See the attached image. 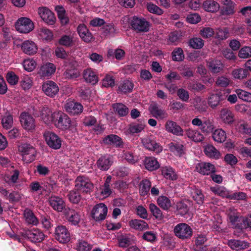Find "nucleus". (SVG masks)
<instances>
[{
	"label": "nucleus",
	"mask_w": 251,
	"mask_h": 251,
	"mask_svg": "<svg viewBox=\"0 0 251 251\" xmlns=\"http://www.w3.org/2000/svg\"><path fill=\"white\" fill-rule=\"evenodd\" d=\"M56 120L54 123L56 127L63 130L70 129L75 130L76 124L75 122L72 121L69 116L61 111L56 114Z\"/></svg>",
	"instance_id": "f257e3e1"
},
{
	"label": "nucleus",
	"mask_w": 251,
	"mask_h": 251,
	"mask_svg": "<svg viewBox=\"0 0 251 251\" xmlns=\"http://www.w3.org/2000/svg\"><path fill=\"white\" fill-rule=\"evenodd\" d=\"M175 235L182 240L190 239L193 235V229L187 224L182 223L177 224L174 228Z\"/></svg>",
	"instance_id": "f03ea898"
},
{
	"label": "nucleus",
	"mask_w": 251,
	"mask_h": 251,
	"mask_svg": "<svg viewBox=\"0 0 251 251\" xmlns=\"http://www.w3.org/2000/svg\"><path fill=\"white\" fill-rule=\"evenodd\" d=\"M21 152L23 161L26 163L33 161L36 157V151L32 146L28 144H24L19 148Z\"/></svg>",
	"instance_id": "7ed1b4c3"
},
{
	"label": "nucleus",
	"mask_w": 251,
	"mask_h": 251,
	"mask_svg": "<svg viewBox=\"0 0 251 251\" xmlns=\"http://www.w3.org/2000/svg\"><path fill=\"white\" fill-rule=\"evenodd\" d=\"M17 31L22 33H27L31 31L34 27L33 23L28 18L21 17L15 24Z\"/></svg>",
	"instance_id": "20e7f679"
},
{
	"label": "nucleus",
	"mask_w": 251,
	"mask_h": 251,
	"mask_svg": "<svg viewBox=\"0 0 251 251\" xmlns=\"http://www.w3.org/2000/svg\"><path fill=\"white\" fill-rule=\"evenodd\" d=\"M75 187L77 190L87 193L92 191L94 186L88 177L79 176L75 179Z\"/></svg>",
	"instance_id": "39448f33"
},
{
	"label": "nucleus",
	"mask_w": 251,
	"mask_h": 251,
	"mask_svg": "<svg viewBox=\"0 0 251 251\" xmlns=\"http://www.w3.org/2000/svg\"><path fill=\"white\" fill-rule=\"evenodd\" d=\"M44 137L47 144L51 149L57 150L61 146L62 141L56 134L50 131H46Z\"/></svg>",
	"instance_id": "423d86ee"
},
{
	"label": "nucleus",
	"mask_w": 251,
	"mask_h": 251,
	"mask_svg": "<svg viewBox=\"0 0 251 251\" xmlns=\"http://www.w3.org/2000/svg\"><path fill=\"white\" fill-rule=\"evenodd\" d=\"M133 29L138 32H147L149 30L150 23L145 19L134 16L130 20Z\"/></svg>",
	"instance_id": "0eeeda50"
},
{
	"label": "nucleus",
	"mask_w": 251,
	"mask_h": 251,
	"mask_svg": "<svg viewBox=\"0 0 251 251\" xmlns=\"http://www.w3.org/2000/svg\"><path fill=\"white\" fill-rule=\"evenodd\" d=\"M107 213L106 206L103 203H100L94 206L91 212V215L96 221H100L105 219Z\"/></svg>",
	"instance_id": "6e6552de"
},
{
	"label": "nucleus",
	"mask_w": 251,
	"mask_h": 251,
	"mask_svg": "<svg viewBox=\"0 0 251 251\" xmlns=\"http://www.w3.org/2000/svg\"><path fill=\"white\" fill-rule=\"evenodd\" d=\"M143 146L147 150L159 153L162 151V147L154 139L152 136L145 137L141 140Z\"/></svg>",
	"instance_id": "1a4fd4ad"
},
{
	"label": "nucleus",
	"mask_w": 251,
	"mask_h": 251,
	"mask_svg": "<svg viewBox=\"0 0 251 251\" xmlns=\"http://www.w3.org/2000/svg\"><path fill=\"white\" fill-rule=\"evenodd\" d=\"M63 108L66 112L73 115L81 113L83 110V106L80 103L71 100L66 101Z\"/></svg>",
	"instance_id": "9d476101"
},
{
	"label": "nucleus",
	"mask_w": 251,
	"mask_h": 251,
	"mask_svg": "<svg viewBox=\"0 0 251 251\" xmlns=\"http://www.w3.org/2000/svg\"><path fill=\"white\" fill-rule=\"evenodd\" d=\"M59 87L57 84L51 80H47L42 84V90L50 98L55 97L59 92Z\"/></svg>",
	"instance_id": "9b49d317"
},
{
	"label": "nucleus",
	"mask_w": 251,
	"mask_h": 251,
	"mask_svg": "<svg viewBox=\"0 0 251 251\" xmlns=\"http://www.w3.org/2000/svg\"><path fill=\"white\" fill-rule=\"evenodd\" d=\"M111 178V176H107L103 185L97 189V194L100 199L107 198L111 194L112 190L110 186Z\"/></svg>",
	"instance_id": "f8f14e48"
},
{
	"label": "nucleus",
	"mask_w": 251,
	"mask_h": 251,
	"mask_svg": "<svg viewBox=\"0 0 251 251\" xmlns=\"http://www.w3.org/2000/svg\"><path fill=\"white\" fill-rule=\"evenodd\" d=\"M59 111L52 112L50 109L48 107H44L40 113V116L43 122L46 124L54 123L56 118V114H58Z\"/></svg>",
	"instance_id": "ddd939ff"
},
{
	"label": "nucleus",
	"mask_w": 251,
	"mask_h": 251,
	"mask_svg": "<svg viewBox=\"0 0 251 251\" xmlns=\"http://www.w3.org/2000/svg\"><path fill=\"white\" fill-rule=\"evenodd\" d=\"M55 238L60 243H66L70 241V234L65 226H59L55 228Z\"/></svg>",
	"instance_id": "4468645a"
},
{
	"label": "nucleus",
	"mask_w": 251,
	"mask_h": 251,
	"mask_svg": "<svg viewBox=\"0 0 251 251\" xmlns=\"http://www.w3.org/2000/svg\"><path fill=\"white\" fill-rule=\"evenodd\" d=\"M222 91H216L215 93H210L207 98V103L212 108H216L220 103L226 99Z\"/></svg>",
	"instance_id": "2eb2a0df"
},
{
	"label": "nucleus",
	"mask_w": 251,
	"mask_h": 251,
	"mask_svg": "<svg viewBox=\"0 0 251 251\" xmlns=\"http://www.w3.org/2000/svg\"><path fill=\"white\" fill-rule=\"evenodd\" d=\"M70 69H67L64 73V76L67 79H75L77 78L80 76V73L77 69L78 67V63L77 61L74 60H72L69 62Z\"/></svg>",
	"instance_id": "dca6fc26"
},
{
	"label": "nucleus",
	"mask_w": 251,
	"mask_h": 251,
	"mask_svg": "<svg viewBox=\"0 0 251 251\" xmlns=\"http://www.w3.org/2000/svg\"><path fill=\"white\" fill-rule=\"evenodd\" d=\"M38 14L42 19L47 24L52 25L55 23V17L53 13L46 7H40Z\"/></svg>",
	"instance_id": "f3484780"
},
{
	"label": "nucleus",
	"mask_w": 251,
	"mask_h": 251,
	"mask_svg": "<svg viewBox=\"0 0 251 251\" xmlns=\"http://www.w3.org/2000/svg\"><path fill=\"white\" fill-rule=\"evenodd\" d=\"M25 236L32 242H42L45 238V235L43 232L37 228H33L26 231Z\"/></svg>",
	"instance_id": "a211bd4d"
},
{
	"label": "nucleus",
	"mask_w": 251,
	"mask_h": 251,
	"mask_svg": "<svg viewBox=\"0 0 251 251\" xmlns=\"http://www.w3.org/2000/svg\"><path fill=\"white\" fill-rule=\"evenodd\" d=\"M20 122L23 127L27 130H32L35 127L34 119L27 113L21 114Z\"/></svg>",
	"instance_id": "6ab92c4d"
},
{
	"label": "nucleus",
	"mask_w": 251,
	"mask_h": 251,
	"mask_svg": "<svg viewBox=\"0 0 251 251\" xmlns=\"http://www.w3.org/2000/svg\"><path fill=\"white\" fill-rule=\"evenodd\" d=\"M149 110L151 115L157 119L163 120L168 117L166 111L161 108L156 103L151 104L149 107Z\"/></svg>",
	"instance_id": "aec40b11"
},
{
	"label": "nucleus",
	"mask_w": 251,
	"mask_h": 251,
	"mask_svg": "<svg viewBox=\"0 0 251 251\" xmlns=\"http://www.w3.org/2000/svg\"><path fill=\"white\" fill-rule=\"evenodd\" d=\"M196 170L201 175H209L215 172V168L210 163L201 162L196 165Z\"/></svg>",
	"instance_id": "412c9836"
},
{
	"label": "nucleus",
	"mask_w": 251,
	"mask_h": 251,
	"mask_svg": "<svg viewBox=\"0 0 251 251\" xmlns=\"http://www.w3.org/2000/svg\"><path fill=\"white\" fill-rule=\"evenodd\" d=\"M165 128L167 131L176 136H182L183 130L175 122L172 120L167 121L165 124Z\"/></svg>",
	"instance_id": "4be33fe9"
},
{
	"label": "nucleus",
	"mask_w": 251,
	"mask_h": 251,
	"mask_svg": "<svg viewBox=\"0 0 251 251\" xmlns=\"http://www.w3.org/2000/svg\"><path fill=\"white\" fill-rule=\"evenodd\" d=\"M21 48L25 54L29 55L35 54L38 50L36 44L30 40H26L23 42L21 44Z\"/></svg>",
	"instance_id": "5701e85b"
},
{
	"label": "nucleus",
	"mask_w": 251,
	"mask_h": 251,
	"mask_svg": "<svg viewBox=\"0 0 251 251\" xmlns=\"http://www.w3.org/2000/svg\"><path fill=\"white\" fill-rule=\"evenodd\" d=\"M145 122L132 123L129 125L125 133L126 135H135L141 133L145 128Z\"/></svg>",
	"instance_id": "b1692460"
},
{
	"label": "nucleus",
	"mask_w": 251,
	"mask_h": 251,
	"mask_svg": "<svg viewBox=\"0 0 251 251\" xmlns=\"http://www.w3.org/2000/svg\"><path fill=\"white\" fill-rule=\"evenodd\" d=\"M64 213L67 217L69 222L74 225L78 224L80 221V215L79 213L74 209L66 207L64 209Z\"/></svg>",
	"instance_id": "393cba45"
},
{
	"label": "nucleus",
	"mask_w": 251,
	"mask_h": 251,
	"mask_svg": "<svg viewBox=\"0 0 251 251\" xmlns=\"http://www.w3.org/2000/svg\"><path fill=\"white\" fill-rule=\"evenodd\" d=\"M219 118L224 123L231 124L234 121V115L228 108H223L219 112Z\"/></svg>",
	"instance_id": "a878e982"
},
{
	"label": "nucleus",
	"mask_w": 251,
	"mask_h": 251,
	"mask_svg": "<svg viewBox=\"0 0 251 251\" xmlns=\"http://www.w3.org/2000/svg\"><path fill=\"white\" fill-rule=\"evenodd\" d=\"M83 77L86 82L93 85L99 81L97 73L91 68H87L83 71Z\"/></svg>",
	"instance_id": "bb28decb"
},
{
	"label": "nucleus",
	"mask_w": 251,
	"mask_h": 251,
	"mask_svg": "<svg viewBox=\"0 0 251 251\" xmlns=\"http://www.w3.org/2000/svg\"><path fill=\"white\" fill-rule=\"evenodd\" d=\"M227 244L232 250L236 251L246 250L250 247L247 242L234 239L229 240Z\"/></svg>",
	"instance_id": "cd10ccee"
},
{
	"label": "nucleus",
	"mask_w": 251,
	"mask_h": 251,
	"mask_svg": "<svg viewBox=\"0 0 251 251\" xmlns=\"http://www.w3.org/2000/svg\"><path fill=\"white\" fill-rule=\"evenodd\" d=\"M77 31L80 37L84 42H89L92 39V34L84 24H80L77 28Z\"/></svg>",
	"instance_id": "c85d7f7f"
},
{
	"label": "nucleus",
	"mask_w": 251,
	"mask_h": 251,
	"mask_svg": "<svg viewBox=\"0 0 251 251\" xmlns=\"http://www.w3.org/2000/svg\"><path fill=\"white\" fill-rule=\"evenodd\" d=\"M56 67L52 63H47L42 66L38 72L41 77H48L52 75L55 71Z\"/></svg>",
	"instance_id": "c756f323"
},
{
	"label": "nucleus",
	"mask_w": 251,
	"mask_h": 251,
	"mask_svg": "<svg viewBox=\"0 0 251 251\" xmlns=\"http://www.w3.org/2000/svg\"><path fill=\"white\" fill-rule=\"evenodd\" d=\"M129 226L136 230L143 231L149 228L148 224L144 221L139 219H133L129 221Z\"/></svg>",
	"instance_id": "7c9ffc66"
},
{
	"label": "nucleus",
	"mask_w": 251,
	"mask_h": 251,
	"mask_svg": "<svg viewBox=\"0 0 251 251\" xmlns=\"http://www.w3.org/2000/svg\"><path fill=\"white\" fill-rule=\"evenodd\" d=\"M49 201L50 205L55 210L60 212L65 208L64 201L59 197L51 196L50 198Z\"/></svg>",
	"instance_id": "2f4dec72"
},
{
	"label": "nucleus",
	"mask_w": 251,
	"mask_h": 251,
	"mask_svg": "<svg viewBox=\"0 0 251 251\" xmlns=\"http://www.w3.org/2000/svg\"><path fill=\"white\" fill-rule=\"evenodd\" d=\"M103 142L105 144L112 145L115 147H120L123 145L122 139L115 134L107 135L103 138Z\"/></svg>",
	"instance_id": "473e14b6"
},
{
	"label": "nucleus",
	"mask_w": 251,
	"mask_h": 251,
	"mask_svg": "<svg viewBox=\"0 0 251 251\" xmlns=\"http://www.w3.org/2000/svg\"><path fill=\"white\" fill-rule=\"evenodd\" d=\"M207 66L212 73H218L223 70L224 66L220 60H211L207 63Z\"/></svg>",
	"instance_id": "72a5a7b5"
},
{
	"label": "nucleus",
	"mask_w": 251,
	"mask_h": 251,
	"mask_svg": "<svg viewBox=\"0 0 251 251\" xmlns=\"http://www.w3.org/2000/svg\"><path fill=\"white\" fill-rule=\"evenodd\" d=\"M204 152L208 157L218 159L220 157V152L212 145H207L204 147Z\"/></svg>",
	"instance_id": "f704fd0d"
},
{
	"label": "nucleus",
	"mask_w": 251,
	"mask_h": 251,
	"mask_svg": "<svg viewBox=\"0 0 251 251\" xmlns=\"http://www.w3.org/2000/svg\"><path fill=\"white\" fill-rule=\"evenodd\" d=\"M186 135L192 140L196 142H200L203 141L204 137L198 130L189 128L186 130Z\"/></svg>",
	"instance_id": "c9c22d12"
},
{
	"label": "nucleus",
	"mask_w": 251,
	"mask_h": 251,
	"mask_svg": "<svg viewBox=\"0 0 251 251\" xmlns=\"http://www.w3.org/2000/svg\"><path fill=\"white\" fill-rule=\"evenodd\" d=\"M161 171L162 175L166 179L174 180L177 178V176L175 170L170 166L162 167Z\"/></svg>",
	"instance_id": "e433bc0d"
},
{
	"label": "nucleus",
	"mask_w": 251,
	"mask_h": 251,
	"mask_svg": "<svg viewBox=\"0 0 251 251\" xmlns=\"http://www.w3.org/2000/svg\"><path fill=\"white\" fill-rule=\"evenodd\" d=\"M190 193L196 202L199 204H202L204 201V196L201 190L195 187H192L190 189Z\"/></svg>",
	"instance_id": "4c0bfd02"
},
{
	"label": "nucleus",
	"mask_w": 251,
	"mask_h": 251,
	"mask_svg": "<svg viewBox=\"0 0 251 251\" xmlns=\"http://www.w3.org/2000/svg\"><path fill=\"white\" fill-rule=\"evenodd\" d=\"M93 248V245L83 239L77 240L74 249L77 251H90Z\"/></svg>",
	"instance_id": "58836bf2"
},
{
	"label": "nucleus",
	"mask_w": 251,
	"mask_h": 251,
	"mask_svg": "<svg viewBox=\"0 0 251 251\" xmlns=\"http://www.w3.org/2000/svg\"><path fill=\"white\" fill-rule=\"evenodd\" d=\"M134 87V84L132 81L125 80L121 82L118 87V92L121 93L126 94L132 92Z\"/></svg>",
	"instance_id": "ea45409f"
},
{
	"label": "nucleus",
	"mask_w": 251,
	"mask_h": 251,
	"mask_svg": "<svg viewBox=\"0 0 251 251\" xmlns=\"http://www.w3.org/2000/svg\"><path fill=\"white\" fill-rule=\"evenodd\" d=\"M110 157L108 156H103L99 158L97 161L98 167L102 171L107 170L112 165Z\"/></svg>",
	"instance_id": "a19ab883"
},
{
	"label": "nucleus",
	"mask_w": 251,
	"mask_h": 251,
	"mask_svg": "<svg viewBox=\"0 0 251 251\" xmlns=\"http://www.w3.org/2000/svg\"><path fill=\"white\" fill-rule=\"evenodd\" d=\"M212 137L214 141L222 143L226 141V134L222 128H218L212 132Z\"/></svg>",
	"instance_id": "79ce46f5"
},
{
	"label": "nucleus",
	"mask_w": 251,
	"mask_h": 251,
	"mask_svg": "<svg viewBox=\"0 0 251 251\" xmlns=\"http://www.w3.org/2000/svg\"><path fill=\"white\" fill-rule=\"evenodd\" d=\"M202 6L205 11L210 12H216L220 8L219 3L214 0H205Z\"/></svg>",
	"instance_id": "37998d69"
},
{
	"label": "nucleus",
	"mask_w": 251,
	"mask_h": 251,
	"mask_svg": "<svg viewBox=\"0 0 251 251\" xmlns=\"http://www.w3.org/2000/svg\"><path fill=\"white\" fill-rule=\"evenodd\" d=\"M224 7L222 9L223 15H229L234 13V3L231 0H222Z\"/></svg>",
	"instance_id": "c03bdc74"
},
{
	"label": "nucleus",
	"mask_w": 251,
	"mask_h": 251,
	"mask_svg": "<svg viewBox=\"0 0 251 251\" xmlns=\"http://www.w3.org/2000/svg\"><path fill=\"white\" fill-rule=\"evenodd\" d=\"M235 128L239 132L251 136V127L244 121L240 120L236 123Z\"/></svg>",
	"instance_id": "a18cd8bd"
},
{
	"label": "nucleus",
	"mask_w": 251,
	"mask_h": 251,
	"mask_svg": "<svg viewBox=\"0 0 251 251\" xmlns=\"http://www.w3.org/2000/svg\"><path fill=\"white\" fill-rule=\"evenodd\" d=\"M231 74L234 78L239 80H243L250 75L249 72L242 68L234 69Z\"/></svg>",
	"instance_id": "49530a36"
},
{
	"label": "nucleus",
	"mask_w": 251,
	"mask_h": 251,
	"mask_svg": "<svg viewBox=\"0 0 251 251\" xmlns=\"http://www.w3.org/2000/svg\"><path fill=\"white\" fill-rule=\"evenodd\" d=\"M144 165L146 169L151 171L158 169L159 166L157 160L152 157H146Z\"/></svg>",
	"instance_id": "de8ad7c7"
},
{
	"label": "nucleus",
	"mask_w": 251,
	"mask_h": 251,
	"mask_svg": "<svg viewBox=\"0 0 251 251\" xmlns=\"http://www.w3.org/2000/svg\"><path fill=\"white\" fill-rule=\"evenodd\" d=\"M168 146L170 151L179 156H181L184 153V147L181 144L176 142H171Z\"/></svg>",
	"instance_id": "09e8293b"
},
{
	"label": "nucleus",
	"mask_w": 251,
	"mask_h": 251,
	"mask_svg": "<svg viewBox=\"0 0 251 251\" xmlns=\"http://www.w3.org/2000/svg\"><path fill=\"white\" fill-rule=\"evenodd\" d=\"M24 215L25 220L28 224L36 225L38 223L37 218L31 210L29 209H25Z\"/></svg>",
	"instance_id": "8fccbe9b"
},
{
	"label": "nucleus",
	"mask_w": 251,
	"mask_h": 251,
	"mask_svg": "<svg viewBox=\"0 0 251 251\" xmlns=\"http://www.w3.org/2000/svg\"><path fill=\"white\" fill-rule=\"evenodd\" d=\"M211 190L215 194L223 198H226L230 199V193L225 187L218 186L211 187Z\"/></svg>",
	"instance_id": "3c124183"
},
{
	"label": "nucleus",
	"mask_w": 251,
	"mask_h": 251,
	"mask_svg": "<svg viewBox=\"0 0 251 251\" xmlns=\"http://www.w3.org/2000/svg\"><path fill=\"white\" fill-rule=\"evenodd\" d=\"M113 108L120 116H126L129 112L128 108L123 103H115Z\"/></svg>",
	"instance_id": "603ef678"
},
{
	"label": "nucleus",
	"mask_w": 251,
	"mask_h": 251,
	"mask_svg": "<svg viewBox=\"0 0 251 251\" xmlns=\"http://www.w3.org/2000/svg\"><path fill=\"white\" fill-rule=\"evenodd\" d=\"M181 41V35L177 32L170 33L168 35V44L177 45Z\"/></svg>",
	"instance_id": "864d4df0"
},
{
	"label": "nucleus",
	"mask_w": 251,
	"mask_h": 251,
	"mask_svg": "<svg viewBox=\"0 0 251 251\" xmlns=\"http://www.w3.org/2000/svg\"><path fill=\"white\" fill-rule=\"evenodd\" d=\"M151 182L148 179L143 180L140 184V193L141 196L147 195L151 189Z\"/></svg>",
	"instance_id": "5fc2aeb1"
},
{
	"label": "nucleus",
	"mask_w": 251,
	"mask_h": 251,
	"mask_svg": "<svg viewBox=\"0 0 251 251\" xmlns=\"http://www.w3.org/2000/svg\"><path fill=\"white\" fill-rule=\"evenodd\" d=\"M158 205L164 210H167L171 206L170 200L166 196H159L157 199Z\"/></svg>",
	"instance_id": "6e6d98bb"
},
{
	"label": "nucleus",
	"mask_w": 251,
	"mask_h": 251,
	"mask_svg": "<svg viewBox=\"0 0 251 251\" xmlns=\"http://www.w3.org/2000/svg\"><path fill=\"white\" fill-rule=\"evenodd\" d=\"M231 83L230 78L225 75L219 76L216 81V84L218 86L224 88L227 87Z\"/></svg>",
	"instance_id": "4d7b16f0"
},
{
	"label": "nucleus",
	"mask_w": 251,
	"mask_h": 251,
	"mask_svg": "<svg viewBox=\"0 0 251 251\" xmlns=\"http://www.w3.org/2000/svg\"><path fill=\"white\" fill-rule=\"evenodd\" d=\"M235 91L240 99L245 101L251 102V93L240 89H236Z\"/></svg>",
	"instance_id": "13d9d810"
},
{
	"label": "nucleus",
	"mask_w": 251,
	"mask_h": 251,
	"mask_svg": "<svg viewBox=\"0 0 251 251\" xmlns=\"http://www.w3.org/2000/svg\"><path fill=\"white\" fill-rule=\"evenodd\" d=\"M214 128L213 124L209 120L203 122L200 129L203 133L208 134L212 132Z\"/></svg>",
	"instance_id": "bf43d9fd"
},
{
	"label": "nucleus",
	"mask_w": 251,
	"mask_h": 251,
	"mask_svg": "<svg viewBox=\"0 0 251 251\" xmlns=\"http://www.w3.org/2000/svg\"><path fill=\"white\" fill-rule=\"evenodd\" d=\"M189 46L195 49H201L204 45L203 41L200 38H193L190 40Z\"/></svg>",
	"instance_id": "052dcab7"
},
{
	"label": "nucleus",
	"mask_w": 251,
	"mask_h": 251,
	"mask_svg": "<svg viewBox=\"0 0 251 251\" xmlns=\"http://www.w3.org/2000/svg\"><path fill=\"white\" fill-rule=\"evenodd\" d=\"M172 55L173 60L176 61H182L184 57L183 50L180 48L175 49L172 52Z\"/></svg>",
	"instance_id": "680f3d73"
},
{
	"label": "nucleus",
	"mask_w": 251,
	"mask_h": 251,
	"mask_svg": "<svg viewBox=\"0 0 251 251\" xmlns=\"http://www.w3.org/2000/svg\"><path fill=\"white\" fill-rule=\"evenodd\" d=\"M13 123V117L11 115L4 116L1 120V124L3 128L8 129L12 127Z\"/></svg>",
	"instance_id": "e2e57ef3"
},
{
	"label": "nucleus",
	"mask_w": 251,
	"mask_h": 251,
	"mask_svg": "<svg viewBox=\"0 0 251 251\" xmlns=\"http://www.w3.org/2000/svg\"><path fill=\"white\" fill-rule=\"evenodd\" d=\"M238 56L242 59L251 57V47L245 46L242 48L239 51Z\"/></svg>",
	"instance_id": "0e129e2a"
},
{
	"label": "nucleus",
	"mask_w": 251,
	"mask_h": 251,
	"mask_svg": "<svg viewBox=\"0 0 251 251\" xmlns=\"http://www.w3.org/2000/svg\"><path fill=\"white\" fill-rule=\"evenodd\" d=\"M60 45L65 47H70L73 45V37L70 35H63L59 40Z\"/></svg>",
	"instance_id": "69168bd1"
},
{
	"label": "nucleus",
	"mask_w": 251,
	"mask_h": 251,
	"mask_svg": "<svg viewBox=\"0 0 251 251\" xmlns=\"http://www.w3.org/2000/svg\"><path fill=\"white\" fill-rule=\"evenodd\" d=\"M70 201L74 203H77L80 201V195L77 190H74L70 192L68 195Z\"/></svg>",
	"instance_id": "338daca9"
},
{
	"label": "nucleus",
	"mask_w": 251,
	"mask_h": 251,
	"mask_svg": "<svg viewBox=\"0 0 251 251\" xmlns=\"http://www.w3.org/2000/svg\"><path fill=\"white\" fill-rule=\"evenodd\" d=\"M229 36L228 30L226 28L218 29L216 31L215 38L219 40H225Z\"/></svg>",
	"instance_id": "774afa93"
}]
</instances>
